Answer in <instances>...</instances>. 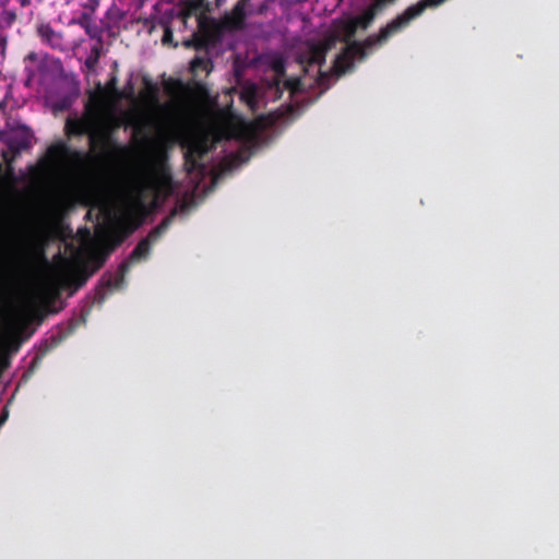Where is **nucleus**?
<instances>
[{"instance_id":"obj_1","label":"nucleus","mask_w":559,"mask_h":559,"mask_svg":"<svg viewBox=\"0 0 559 559\" xmlns=\"http://www.w3.org/2000/svg\"><path fill=\"white\" fill-rule=\"evenodd\" d=\"M171 218H164L156 227H154L148 235L141 239L135 248L130 253L129 258L123 261L116 276L112 278L111 276L105 282V285L109 288H118L124 282V276L129 272L131 265L135 262L144 260L148 257L151 252L152 243L157 241L159 237L167 230L169 227Z\"/></svg>"},{"instance_id":"obj_2","label":"nucleus","mask_w":559,"mask_h":559,"mask_svg":"<svg viewBox=\"0 0 559 559\" xmlns=\"http://www.w3.org/2000/svg\"><path fill=\"white\" fill-rule=\"evenodd\" d=\"M181 145L186 148L183 157L187 173H195L198 176L203 177L206 173V166L202 160L210 150L207 139L193 138L186 140Z\"/></svg>"},{"instance_id":"obj_3","label":"nucleus","mask_w":559,"mask_h":559,"mask_svg":"<svg viewBox=\"0 0 559 559\" xmlns=\"http://www.w3.org/2000/svg\"><path fill=\"white\" fill-rule=\"evenodd\" d=\"M46 157L51 165H59L67 160L76 166H82L91 158V155L79 150H72L64 142H58L47 148Z\"/></svg>"},{"instance_id":"obj_4","label":"nucleus","mask_w":559,"mask_h":559,"mask_svg":"<svg viewBox=\"0 0 559 559\" xmlns=\"http://www.w3.org/2000/svg\"><path fill=\"white\" fill-rule=\"evenodd\" d=\"M97 116L95 112H92L91 105H86L85 114L81 118H68L64 126L66 135L71 136H82L87 134L90 136L93 131V127H95V122L97 121Z\"/></svg>"},{"instance_id":"obj_5","label":"nucleus","mask_w":559,"mask_h":559,"mask_svg":"<svg viewBox=\"0 0 559 559\" xmlns=\"http://www.w3.org/2000/svg\"><path fill=\"white\" fill-rule=\"evenodd\" d=\"M251 0H238L230 12L224 14L221 20L222 27L226 31H240L246 25L247 9Z\"/></svg>"},{"instance_id":"obj_6","label":"nucleus","mask_w":559,"mask_h":559,"mask_svg":"<svg viewBox=\"0 0 559 559\" xmlns=\"http://www.w3.org/2000/svg\"><path fill=\"white\" fill-rule=\"evenodd\" d=\"M357 29V22H354L353 20L345 24L344 41L347 44V47L344 49L343 53L336 58L337 66H340L342 61L352 62L357 55H364V46L360 43L353 40Z\"/></svg>"},{"instance_id":"obj_7","label":"nucleus","mask_w":559,"mask_h":559,"mask_svg":"<svg viewBox=\"0 0 559 559\" xmlns=\"http://www.w3.org/2000/svg\"><path fill=\"white\" fill-rule=\"evenodd\" d=\"M8 151L2 152L3 162L8 167L14 162L17 155L32 145V136L28 133L16 134L8 140Z\"/></svg>"},{"instance_id":"obj_8","label":"nucleus","mask_w":559,"mask_h":559,"mask_svg":"<svg viewBox=\"0 0 559 559\" xmlns=\"http://www.w3.org/2000/svg\"><path fill=\"white\" fill-rule=\"evenodd\" d=\"M326 48L322 46H312L306 57H301L300 63L306 73H309L311 68H317L316 74L323 78L324 73L321 71L322 64L325 62Z\"/></svg>"},{"instance_id":"obj_9","label":"nucleus","mask_w":559,"mask_h":559,"mask_svg":"<svg viewBox=\"0 0 559 559\" xmlns=\"http://www.w3.org/2000/svg\"><path fill=\"white\" fill-rule=\"evenodd\" d=\"M90 150L92 152L107 150L111 144V134L107 127L100 126L99 121L95 122L93 131L88 136Z\"/></svg>"},{"instance_id":"obj_10","label":"nucleus","mask_w":559,"mask_h":559,"mask_svg":"<svg viewBox=\"0 0 559 559\" xmlns=\"http://www.w3.org/2000/svg\"><path fill=\"white\" fill-rule=\"evenodd\" d=\"M240 100L243 102L251 111L259 108V88L255 84H247L242 86L240 92Z\"/></svg>"},{"instance_id":"obj_11","label":"nucleus","mask_w":559,"mask_h":559,"mask_svg":"<svg viewBox=\"0 0 559 559\" xmlns=\"http://www.w3.org/2000/svg\"><path fill=\"white\" fill-rule=\"evenodd\" d=\"M38 35L52 48H61L62 36L57 33L49 24H43L37 29Z\"/></svg>"},{"instance_id":"obj_12","label":"nucleus","mask_w":559,"mask_h":559,"mask_svg":"<svg viewBox=\"0 0 559 559\" xmlns=\"http://www.w3.org/2000/svg\"><path fill=\"white\" fill-rule=\"evenodd\" d=\"M379 8V3H374L369 7L362 14L352 19L354 22H357V26L361 28H367L373 22L377 9Z\"/></svg>"},{"instance_id":"obj_13","label":"nucleus","mask_w":559,"mask_h":559,"mask_svg":"<svg viewBox=\"0 0 559 559\" xmlns=\"http://www.w3.org/2000/svg\"><path fill=\"white\" fill-rule=\"evenodd\" d=\"M158 86L154 83L146 82L145 88L141 92V98L150 105H156L158 104Z\"/></svg>"},{"instance_id":"obj_14","label":"nucleus","mask_w":559,"mask_h":559,"mask_svg":"<svg viewBox=\"0 0 559 559\" xmlns=\"http://www.w3.org/2000/svg\"><path fill=\"white\" fill-rule=\"evenodd\" d=\"M102 52H103V44L95 43L92 46L87 58L85 59V67L87 68L88 71L95 70L96 66L98 64Z\"/></svg>"},{"instance_id":"obj_15","label":"nucleus","mask_w":559,"mask_h":559,"mask_svg":"<svg viewBox=\"0 0 559 559\" xmlns=\"http://www.w3.org/2000/svg\"><path fill=\"white\" fill-rule=\"evenodd\" d=\"M84 31L90 36V38L95 39L96 43L104 44L103 31L95 22L87 25V27Z\"/></svg>"},{"instance_id":"obj_16","label":"nucleus","mask_w":559,"mask_h":559,"mask_svg":"<svg viewBox=\"0 0 559 559\" xmlns=\"http://www.w3.org/2000/svg\"><path fill=\"white\" fill-rule=\"evenodd\" d=\"M210 64L211 63L209 60L197 57L191 60L190 68L192 72H198L200 70L209 71Z\"/></svg>"},{"instance_id":"obj_17","label":"nucleus","mask_w":559,"mask_h":559,"mask_svg":"<svg viewBox=\"0 0 559 559\" xmlns=\"http://www.w3.org/2000/svg\"><path fill=\"white\" fill-rule=\"evenodd\" d=\"M92 14L84 12L81 14V16L76 20V24L80 25L83 29L87 27L91 23H93Z\"/></svg>"},{"instance_id":"obj_18","label":"nucleus","mask_w":559,"mask_h":559,"mask_svg":"<svg viewBox=\"0 0 559 559\" xmlns=\"http://www.w3.org/2000/svg\"><path fill=\"white\" fill-rule=\"evenodd\" d=\"M173 39H174L173 31H171V28L169 26H166L164 28V34H163V37H162L163 45L171 44Z\"/></svg>"},{"instance_id":"obj_19","label":"nucleus","mask_w":559,"mask_h":559,"mask_svg":"<svg viewBox=\"0 0 559 559\" xmlns=\"http://www.w3.org/2000/svg\"><path fill=\"white\" fill-rule=\"evenodd\" d=\"M159 178L165 183H170V181H171L170 174L166 169H164V168L159 171Z\"/></svg>"},{"instance_id":"obj_20","label":"nucleus","mask_w":559,"mask_h":559,"mask_svg":"<svg viewBox=\"0 0 559 559\" xmlns=\"http://www.w3.org/2000/svg\"><path fill=\"white\" fill-rule=\"evenodd\" d=\"M107 86H108V88H110V90H112V91L117 92V78H116V76H112V78L108 81Z\"/></svg>"},{"instance_id":"obj_21","label":"nucleus","mask_w":559,"mask_h":559,"mask_svg":"<svg viewBox=\"0 0 559 559\" xmlns=\"http://www.w3.org/2000/svg\"><path fill=\"white\" fill-rule=\"evenodd\" d=\"M204 46H205L204 39L198 38L197 43H195V47L199 49V48H203Z\"/></svg>"},{"instance_id":"obj_22","label":"nucleus","mask_w":559,"mask_h":559,"mask_svg":"<svg viewBox=\"0 0 559 559\" xmlns=\"http://www.w3.org/2000/svg\"><path fill=\"white\" fill-rule=\"evenodd\" d=\"M27 58H29V59H34V58H35V53H29V55L27 56Z\"/></svg>"},{"instance_id":"obj_23","label":"nucleus","mask_w":559,"mask_h":559,"mask_svg":"<svg viewBox=\"0 0 559 559\" xmlns=\"http://www.w3.org/2000/svg\"><path fill=\"white\" fill-rule=\"evenodd\" d=\"M176 84L181 86V82L180 81H176Z\"/></svg>"}]
</instances>
